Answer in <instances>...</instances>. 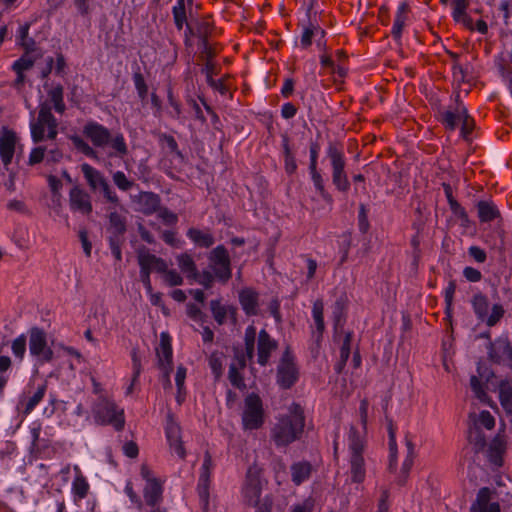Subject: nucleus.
I'll use <instances>...</instances> for the list:
<instances>
[{
  "label": "nucleus",
  "instance_id": "nucleus-1",
  "mask_svg": "<svg viewBox=\"0 0 512 512\" xmlns=\"http://www.w3.org/2000/svg\"><path fill=\"white\" fill-rule=\"evenodd\" d=\"M305 426L303 408L292 403L286 415L280 416L271 429V439L277 447H285L299 439Z\"/></svg>",
  "mask_w": 512,
  "mask_h": 512
},
{
  "label": "nucleus",
  "instance_id": "nucleus-2",
  "mask_svg": "<svg viewBox=\"0 0 512 512\" xmlns=\"http://www.w3.org/2000/svg\"><path fill=\"white\" fill-rule=\"evenodd\" d=\"M83 134L99 148L109 146L112 151L109 156L123 158L128 154V147L125 138L121 133L112 134L109 129L97 122H88L83 127Z\"/></svg>",
  "mask_w": 512,
  "mask_h": 512
},
{
  "label": "nucleus",
  "instance_id": "nucleus-3",
  "mask_svg": "<svg viewBox=\"0 0 512 512\" xmlns=\"http://www.w3.org/2000/svg\"><path fill=\"white\" fill-rule=\"evenodd\" d=\"M256 335V328L253 325L246 328L244 335L245 354L236 350L234 360L230 364L228 378L231 384L237 388L245 387L240 370L245 368L247 359L252 360L254 357Z\"/></svg>",
  "mask_w": 512,
  "mask_h": 512
},
{
  "label": "nucleus",
  "instance_id": "nucleus-4",
  "mask_svg": "<svg viewBox=\"0 0 512 512\" xmlns=\"http://www.w3.org/2000/svg\"><path fill=\"white\" fill-rule=\"evenodd\" d=\"M47 101L39 104L38 117L30 123L31 137L34 143L44 139L54 140L58 135V121L51 112Z\"/></svg>",
  "mask_w": 512,
  "mask_h": 512
},
{
  "label": "nucleus",
  "instance_id": "nucleus-5",
  "mask_svg": "<svg viewBox=\"0 0 512 512\" xmlns=\"http://www.w3.org/2000/svg\"><path fill=\"white\" fill-rule=\"evenodd\" d=\"M364 446L363 434L352 426L348 435V447L350 452V475L352 481L355 483L362 482L366 474L365 460L363 457Z\"/></svg>",
  "mask_w": 512,
  "mask_h": 512
},
{
  "label": "nucleus",
  "instance_id": "nucleus-6",
  "mask_svg": "<svg viewBox=\"0 0 512 512\" xmlns=\"http://www.w3.org/2000/svg\"><path fill=\"white\" fill-rule=\"evenodd\" d=\"M326 157L330 162L333 185L338 191L347 192L350 189V182L345 170L346 159L342 147L330 142L326 150Z\"/></svg>",
  "mask_w": 512,
  "mask_h": 512
},
{
  "label": "nucleus",
  "instance_id": "nucleus-7",
  "mask_svg": "<svg viewBox=\"0 0 512 512\" xmlns=\"http://www.w3.org/2000/svg\"><path fill=\"white\" fill-rule=\"evenodd\" d=\"M93 414L96 422L100 424L112 425L117 431L124 428V410L108 398L99 397L93 406Z\"/></svg>",
  "mask_w": 512,
  "mask_h": 512
},
{
  "label": "nucleus",
  "instance_id": "nucleus-8",
  "mask_svg": "<svg viewBox=\"0 0 512 512\" xmlns=\"http://www.w3.org/2000/svg\"><path fill=\"white\" fill-rule=\"evenodd\" d=\"M264 423V409L261 398L251 393L244 400L242 424L245 430H257Z\"/></svg>",
  "mask_w": 512,
  "mask_h": 512
},
{
  "label": "nucleus",
  "instance_id": "nucleus-9",
  "mask_svg": "<svg viewBox=\"0 0 512 512\" xmlns=\"http://www.w3.org/2000/svg\"><path fill=\"white\" fill-rule=\"evenodd\" d=\"M297 379L298 369L290 348L287 347L277 366V384L283 389H289L296 383Z\"/></svg>",
  "mask_w": 512,
  "mask_h": 512
},
{
  "label": "nucleus",
  "instance_id": "nucleus-10",
  "mask_svg": "<svg viewBox=\"0 0 512 512\" xmlns=\"http://www.w3.org/2000/svg\"><path fill=\"white\" fill-rule=\"evenodd\" d=\"M29 351L38 363H47L53 359L54 353L47 344L46 333L38 327L29 331Z\"/></svg>",
  "mask_w": 512,
  "mask_h": 512
},
{
  "label": "nucleus",
  "instance_id": "nucleus-11",
  "mask_svg": "<svg viewBox=\"0 0 512 512\" xmlns=\"http://www.w3.org/2000/svg\"><path fill=\"white\" fill-rule=\"evenodd\" d=\"M209 266L220 281L227 282L231 278L230 257L224 246H217L211 251Z\"/></svg>",
  "mask_w": 512,
  "mask_h": 512
},
{
  "label": "nucleus",
  "instance_id": "nucleus-12",
  "mask_svg": "<svg viewBox=\"0 0 512 512\" xmlns=\"http://www.w3.org/2000/svg\"><path fill=\"white\" fill-rule=\"evenodd\" d=\"M442 121L446 128L450 130H454L458 124H461V134L465 139H468L473 129V120L462 105L457 106L455 111H445L442 114Z\"/></svg>",
  "mask_w": 512,
  "mask_h": 512
},
{
  "label": "nucleus",
  "instance_id": "nucleus-13",
  "mask_svg": "<svg viewBox=\"0 0 512 512\" xmlns=\"http://www.w3.org/2000/svg\"><path fill=\"white\" fill-rule=\"evenodd\" d=\"M156 354L158 366L163 372L164 387L171 388L170 371L172 369V347L168 334H161L159 346L156 348Z\"/></svg>",
  "mask_w": 512,
  "mask_h": 512
},
{
  "label": "nucleus",
  "instance_id": "nucleus-14",
  "mask_svg": "<svg viewBox=\"0 0 512 512\" xmlns=\"http://www.w3.org/2000/svg\"><path fill=\"white\" fill-rule=\"evenodd\" d=\"M47 387L46 381L37 386L29 384L18 401L17 409L25 415L30 414L45 396Z\"/></svg>",
  "mask_w": 512,
  "mask_h": 512
},
{
  "label": "nucleus",
  "instance_id": "nucleus-15",
  "mask_svg": "<svg viewBox=\"0 0 512 512\" xmlns=\"http://www.w3.org/2000/svg\"><path fill=\"white\" fill-rule=\"evenodd\" d=\"M262 486L259 475L256 470L249 468L246 474L245 482L242 487L243 502L247 506L256 505L261 497Z\"/></svg>",
  "mask_w": 512,
  "mask_h": 512
},
{
  "label": "nucleus",
  "instance_id": "nucleus-16",
  "mask_svg": "<svg viewBox=\"0 0 512 512\" xmlns=\"http://www.w3.org/2000/svg\"><path fill=\"white\" fill-rule=\"evenodd\" d=\"M213 468L214 463L212 457L210 453L206 451L204 454L203 464L201 466V472L197 486L200 502L204 510H207L209 505L210 475Z\"/></svg>",
  "mask_w": 512,
  "mask_h": 512
},
{
  "label": "nucleus",
  "instance_id": "nucleus-17",
  "mask_svg": "<svg viewBox=\"0 0 512 512\" xmlns=\"http://www.w3.org/2000/svg\"><path fill=\"white\" fill-rule=\"evenodd\" d=\"M319 153V145L317 143H311L310 145V164L309 170L313 184L316 191L327 203H332V196L327 192L324 186V180L319 171L317 170V159Z\"/></svg>",
  "mask_w": 512,
  "mask_h": 512
},
{
  "label": "nucleus",
  "instance_id": "nucleus-18",
  "mask_svg": "<svg viewBox=\"0 0 512 512\" xmlns=\"http://www.w3.org/2000/svg\"><path fill=\"white\" fill-rule=\"evenodd\" d=\"M278 348V343L266 330H261L257 337V363L266 366L272 353Z\"/></svg>",
  "mask_w": 512,
  "mask_h": 512
},
{
  "label": "nucleus",
  "instance_id": "nucleus-19",
  "mask_svg": "<svg viewBox=\"0 0 512 512\" xmlns=\"http://www.w3.org/2000/svg\"><path fill=\"white\" fill-rule=\"evenodd\" d=\"M490 359L512 369V347L507 339H497L489 347Z\"/></svg>",
  "mask_w": 512,
  "mask_h": 512
},
{
  "label": "nucleus",
  "instance_id": "nucleus-20",
  "mask_svg": "<svg viewBox=\"0 0 512 512\" xmlns=\"http://www.w3.org/2000/svg\"><path fill=\"white\" fill-rule=\"evenodd\" d=\"M137 258L140 269L149 273L153 271L163 273L167 269L166 262L162 258L149 253L148 249L145 247L138 250Z\"/></svg>",
  "mask_w": 512,
  "mask_h": 512
},
{
  "label": "nucleus",
  "instance_id": "nucleus-21",
  "mask_svg": "<svg viewBox=\"0 0 512 512\" xmlns=\"http://www.w3.org/2000/svg\"><path fill=\"white\" fill-rule=\"evenodd\" d=\"M70 207L74 211L82 214H90L92 212V204L90 196L87 192L79 187L71 189L69 194Z\"/></svg>",
  "mask_w": 512,
  "mask_h": 512
},
{
  "label": "nucleus",
  "instance_id": "nucleus-22",
  "mask_svg": "<svg viewBox=\"0 0 512 512\" xmlns=\"http://www.w3.org/2000/svg\"><path fill=\"white\" fill-rule=\"evenodd\" d=\"M133 201L137 205V210L145 215H151L158 211L160 207V197L153 192H141L135 196Z\"/></svg>",
  "mask_w": 512,
  "mask_h": 512
},
{
  "label": "nucleus",
  "instance_id": "nucleus-23",
  "mask_svg": "<svg viewBox=\"0 0 512 512\" xmlns=\"http://www.w3.org/2000/svg\"><path fill=\"white\" fill-rule=\"evenodd\" d=\"M166 437L170 448L183 459L186 453L181 440L180 427L170 416L166 426Z\"/></svg>",
  "mask_w": 512,
  "mask_h": 512
},
{
  "label": "nucleus",
  "instance_id": "nucleus-24",
  "mask_svg": "<svg viewBox=\"0 0 512 512\" xmlns=\"http://www.w3.org/2000/svg\"><path fill=\"white\" fill-rule=\"evenodd\" d=\"M16 142L17 137L13 131H5L0 138V155L5 166H8L12 161Z\"/></svg>",
  "mask_w": 512,
  "mask_h": 512
},
{
  "label": "nucleus",
  "instance_id": "nucleus-25",
  "mask_svg": "<svg viewBox=\"0 0 512 512\" xmlns=\"http://www.w3.org/2000/svg\"><path fill=\"white\" fill-rule=\"evenodd\" d=\"M163 488L159 480H151L144 488V499L147 505L155 507L162 501Z\"/></svg>",
  "mask_w": 512,
  "mask_h": 512
},
{
  "label": "nucleus",
  "instance_id": "nucleus-26",
  "mask_svg": "<svg viewBox=\"0 0 512 512\" xmlns=\"http://www.w3.org/2000/svg\"><path fill=\"white\" fill-rule=\"evenodd\" d=\"M109 227L110 237L121 238L126 231V218L117 211L109 208Z\"/></svg>",
  "mask_w": 512,
  "mask_h": 512
},
{
  "label": "nucleus",
  "instance_id": "nucleus-27",
  "mask_svg": "<svg viewBox=\"0 0 512 512\" xmlns=\"http://www.w3.org/2000/svg\"><path fill=\"white\" fill-rule=\"evenodd\" d=\"M290 470L292 481L298 486L310 478L312 465L307 461H299L293 463Z\"/></svg>",
  "mask_w": 512,
  "mask_h": 512
},
{
  "label": "nucleus",
  "instance_id": "nucleus-28",
  "mask_svg": "<svg viewBox=\"0 0 512 512\" xmlns=\"http://www.w3.org/2000/svg\"><path fill=\"white\" fill-rule=\"evenodd\" d=\"M242 308L248 315H256L258 307V294L252 289H244L239 294Z\"/></svg>",
  "mask_w": 512,
  "mask_h": 512
},
{
  "label": "nucleus",
  "instance_id": "nucleus-29",
  "mask_svg": "<svg viewBox=\"0 0 512 512\" xmlns=\"http://www.w3.org/2000/svg\"><path fill=\"white\" fill-rule=\"evenodd\" d=\"M81 171L92 190L100 189L107 182L104 176L89 164H82Z\"/></svg>",
  "mask_w": 512,
  "mask_h": 512
},
{
  "label": "nucleus",
  "instance_id": "nucleus-30",
  "mask_svg": "<svg viewBox=\"0 0 512 512\" xmlns=\"http://www.w3.org/2000/svg\"><path fill=\"white\" fill-rule=\"evenodd\" d=\"M506 445L503 437L498 434L491 442L489 446V459L490 461L497 465H502V454L505 452Z\"/></svg>",
  "mask_w": 512,
  "mask_h": 512
},
{
  "label": "nucleus",
  "instance_id": "nucleus-31",
  "mask_svg": "<svg viewBox=\"0 0 512 512\" xmlns=\"http://www.w3.org/2000/svg\"><path fill=\"white\" fill-rule=\"evenodd\" d=\"M471 304L478 319L484 321L487 318L489 308L487 297L482 293H476L472 297Z\"/></svg>",
  "mask_w": 512,
  "mask_h": 512
},
{
  "label": "nucleus",
  "instance_id": "nucleus-32",
  "mask_svg": "<svg viewBox=\"0 0 512 512\" xmlns=\"http://www.w3.org/2000/svg\"><path fill=\"white\" fill-rule=\"evenodd\" d=\"M48 97L50 102H48L50 105L52 104L55 111L59 114H63L66 110V105L64 103L63 99V87L61 85H57L55 87H52L48 91Z\"/></svg>",
  "mask_w": 512,
  "mask_h": 512
},
{
  "label": "nucleus",
  "instance_id": "nucleus-33",
  "mask_svg": "<svg viewBox=\"0 0 512 512\" xmlns=\"http://www.w3.org/2000/svg\"><path fill=\"white\" fill-rule=\"evenodd\" d=\"M187 236L198 246L208 248L213 245L214 238L208 233L201 231L196 228H190L187 232Z\"/></svg>",
  "mask_w": 512,
  "mask_h": 512
},
{
  "label": "nucleus",
  "instance_id": "nucleus-34",
  "mask_svg": "<svg viewBox=\"0 0 512 512\" xmlns=\"http://www.w3.org/2000/svg\"><path fill=\"white\" fill-rule=\"evenodd\" d=\"M478 215L482 222H490L499 216V211L491 202L480 201L477 204Z\"/></svg>",
  "mask_w": 512,
  "mask_h": 512
},
{
  "label": "nucleus",
  "instance_id": "nucleus-35",
  "mask_svg": "<svg viewBox=\"0 0 512 512\" xmlns=\"http://www.w3.org/2000/svg\"><path fill=\"white\" fill-rule=\"evenodd\" d=\"M178 265L181 271L187 274L188 278L197 279L198 272L196 269V265L192 259V257L188 254H181L177 257Z\"/></svg>",
  "mask_w": 512,
  "mask_h": 512
},
{
  "label": "nucleus",
  "instance_id": "nucleus-36",
  "mask_svg": "<svg viewBox=\"0 0 512 512\" xmlns=\"http://www.w3.org/2000/svg\"><path fill=\"white\" fill-rule=\"evenodd\" d=\"M324 305L321 300H316L313 304L312 316L316 327L317 341L321 338L322 333L325 329L324 318H323Z\"/></svg>",
  "mask_w": 512,
  "mask_h": 512
},
{
  "label": "nucleus",
  "instance_id": "nucleus-37",
  "mask_svg": "<svg viewBox=\"0 0 512 512\" xmlns=\"http://www.w3.org/2000/svg\"><path fill=\"white\" fill-rule=\"evenodd\" d=\"M386 420H387V429H388V435H389V448H390L389 468L393 469L396 465V450H397L396 439H395L396 428L391 419L386 417Z\"/></svg>",
  "mask_w": 512,
  "mask_h": 512
},
{
  "label": "nucleus",
  "instance_id": "nucleus-38",
  "mask_svg": "<svg viewBox=\"0 0 512 512\" xmlns=\"http://www.w3.org/2000/svg\"><path fill=\"white\" fill-rule=\"evenodd\" d=\"M406 11H407V6L405 4H401L400 7L398 8V11H397V14H396V17L394 20L393 28L391 31V33L395 39H399L401 36L402 30H403V27H404L405 21H406Z\"/></svg>",
  "mask_w": 512,
  "mask_h": 512
},
{
  "label": "nucleus",
  "instance_id": "nucleus-39",
  "mask_svg": "<svg viewBox=\"0 0 512 512\" xmlns=\"http://www.w3.org/2000/svg\"><path fill=\"white\" fill-rule=\"evenodd\" d=\"M41 54L40 53H35V54H31V53H26L24 56H22L20 59H18L14 64H13V70L17 73V74H20V72H23L25 70H28L30 69L35 60L40 57Z\"/></svg>",
  "mask_w": 512,
  "mask_h": 512
},
{
  "label": "nucleus",
  "instance_id": "nucleus-40",
  "mask_svg": "<svg viewBox=\"0 0 512 512\" xmlns=\"http://www.w3.org/2000/svg\"><path fill=\"white\" fill-rule=\"evenodd\" d=\"M468 440L471 444L474 445V448L477 452L486 446V437L477 425H475L473 428H470Z\"/></svg>",
  "mask_w": 512,
  "mask_h": 512
},
{
  "label": "nucleus",
  "instance_id": "nucleus-41",
  "mask_svg": "<svg viewBox=\"0 0 512 512\" xmlns=\"http://www.w3.org/2000/svg\"><path fill=\"white\" fill-rule=\"evenodd\" d=\"M174 23L178 30H182L184 24L187 22L186 12H185V5L184 0H178L177 5L173 7L172 10Z\"/></svg>",
  "mask_w": 512,
  "mask_h": 512
},
{
  "label": "nucleus",
  "instance_id": "nucleus-42",
  "mask_svg": "<svg viewBox=\"0 0 512 512\" xmlns=\"http://www.w3.org/2000/svg\"><path fill=\"white\" fill-rule=\"evenodd\" d=\"M89 490V484L86 481L85 477L78 473V475L75 477L73 481V492L75 495H77L80 499H83L87 496Z\"/></svg>",
  "mask_w": 512,
  "mask_h": 512
},
{
  "label": "nucleus",
  "instance_id": "nucleus-43",
  "mask_svg": "<svg viewBox=\"0 0 512 512\" xmlns=\"http://www.w3.org/2000/svg\"><path fill=\"white\" fill-rule=\"evenodd\" d=\"M490 489L487 487L481 488L477 494L476 501L473 503L471 508H478L481 510L489 509L492 503L490 501Z\"/></svg>",
  "mask_w": 512,
  "mask_h": 512
},
{
  "label": "nucleus",
  "instance_id": "nucleus-44",
  "mask_svg": "<svg viewBox=\"0 0 512 512\" xmlns=\"http://www.w3.org/2000/svg\"><path fill=\"white\" fill-rule=\"evenodd\" d=\"M210 308L215 321L222 325L226 321L227 308L223 306L219 300H212L210 302Z\"/></svg>",
  "mask_w": 512,
  "mask_h": 512
},
{
  "label": "nucleus",
  "instance_id": "nucleus-45",
  "mask_svg": "<svg viewBox=\"0 0 512 512\" xmlns=\"http://www.w3.org/2000/svg\"><path fill=\"white\" fill-rule=\"evenodd\" d=\"M71 140L74 146L84 155L94 159L97 158L96 150L93 147H91L87 142H85L82 138L74 136L71 138Z\"/></svg>",
  "mask_w": 512,
  "mask_h": 512
},
{
  "label": "nucleus",
  "instance_id": "nucleus-46",
  "mask_svg": "<svg viewBox=\"0 0 512 512\" xmlns=\"http://www.w3.org/2000/svg\"><path fill=\"white\" fill-rule=\"evenodd\" d=\"M112 179L114 184L122 191H128L134 185V182L129 180L122 171L113 173Z\"/></svg>",
  "mask_w": 512,
  "mask_h": 512
},
{
  "label": "nucleus",
  "instance_id": "nucleus-47",
  "mask_svg": "<svg viewBox=\"0 0 512 512\" xmlns=\"http://www.w3.org/2000/svg\"><path fill=\"white\" fill-rule=\"evenodd\" d=\"M133 81L139 98L141 101H145L148 95V86L145 83L143 75L141 73H135L133 75Z\"/></svg>",
  "mask_w": 512,
  "mask_h": 512
},
{
  "label": "nucleus",
  "instance_id": "nucleus-48",
  "mask_svg": "<svg viewBox=\"0 0 512 512\" xmlns=\"http://www.w3.org/2000/svg\"><path fill=\"white\" fill-rule=\"evenodd\" d=\"M196 28V37L202 40L204 46L207 45V37L211 32V25L208 21L194 22Z\"/></svg>",
  "mask_w": 512,
  "mask_h": 512
},
{
  "label": "nucleus",
  "instance_id": "nucleus-49",
  "mask_svg": "<svg viewBox=\"0 0 512 512\" xmlns=\"http://www.w3.org/2000/svg\"><path fill=\"white\" fill-rule=\"evenodd\" d=\"M504 309L502 305L495 304L492 307L491 313H487V318L484 320L489 327L496 325V323L503 317Z\"/></svg>",
  "mask_w": 512,
  "mask_h": 512
},
{
  "label": "nucleus",
  "instance_id": "nucleus-50",
  "mask_svg": "<svg viewBox=\"0 0 512 512\" xmlns=\"http://www.w3.org/2000/svg\"><path fill=\"white\" fill-rule=\"evenodd\" d=\"M453 17L456 21H460L466 14L469 0H452Z\"/></svg>",
  "mask_w": 512,
  "mask_h": 512
},
{
  "label": "nucleus",
  "instance_id": "nucleus-51",
  "mask_svg": "<svg viewBox=\"0 0 512 512\" xmlns=\"http://www.w3.org/2000/svg\"><path fill=\"white\" fill-rule=\"evenodd\" d=\"M470 386L472 391L475 394V397L479 399L481 402H486L488 399V396L485 392V390L482 387L481 382L476 376H472L470 379Z\"/></svg>",
  "mask_w": 512,
  "mask_h": 512
},
{
  "label": "nucleus",
  "instance_id": "nucleus-52",
  "mask_svg": "<svg viewBox=\"0 0 512 512\" xmlns=\"http://www.w3.org/2000/svg\"><path fill=\"white\" fill-rule=\"evenodd\" d=\"M343 310L344 306L341 301H336L333 307V320L335 330L337 331L339 328L343 327L344 319H343Z\"/></svg>",
  "mask_w": 512,
  "mask_h": 512
},
{
  "label": "nucleus",
  "instance_id": "nucleus-53",
  "mask_svg": "<svg viewBox=\"0 0 512 512\" xmlns=\"http://www.w3.org/2000/svg\"><path fill=\"white\" fill-rule=\"evenodd\" d=\"M11 348H12L13 354L16 357L22 359L26 352V337L24 335L17 337L12 342Z\"/></svg>",
  "mask_w": 512,
  "mask_h": 512
},
{
  "label": "nucleus",
  "instance_id": "nucleus-54",
  "mask_svg": "<svg viewBox=\"0 0 512 512\" xmlns=\"http://www.w3.org/2000/svg\"><path fill=\"white\" fill-rule=\"evenodd\" d=\"M315 34H321L323 36L324 35V31L322 29H320L319 27L306 28L304 30L302 36H301V45L304 48H307L308 46H310L311 45V41H312V37Z\"/></svg>",
  "mask_w": 512,
  "mask_h": 512
},
{
  "label": "nucleus",
  "instance_id": "nucleus-55",
  "mask_svg": "<svg viewBox=\"0 0 512 512\" xmlns=\"http://www.w3.org/2000/svg\"><path fill=\"white\" fill-rule=\"evenodd\" d=\"M46 148L43 146H38L32 149L30 155L28 164L33 166L40 162H42L44 159H46Z\"/></svg>",
  "mask_w": 512,
  "mask_h": 512
},
{
  "label": "nucleus",
  "instance_id": "nucleus-56",
  "mask_svg": "<svg viewBox=\"0 0 512 512\" xmlns=\"http://www.w3.org/2000/svg\"><path fill=\"white\" fill-rule=\"evenodd\" d=\"M315 501L312 498H307L300 503L291 506L289 512H313Z\"/></svg>",
  "mask_w": 512,
  "mask_h": 512
},
{
  "label": "nucleus",
  "instance_id": "nucleus-57",
  "mask_svg": "<svg viewBox=\"0 0 512 512\" xmlns=\"http://www.w3.org/2000/svg\"><path fill=\"white\" fill-rule=\"evenodd\" d=\"M273 506V499L271 496L266 495L257 502L256 505L251 507L255 508V512H271Z\"/></svg>",
  "mask_w": 512,
  "mask_h": 512
},
{
  "label": "nucleus",
  "instance_id": "nucleus-58",
  "mask_svg": "<svg viewBox=\"0 0 512 512\" xmlns=\"http://www.w3.org/2000/svg\"><path fill=\"white\" fill-rule=\"evenodd\" d=\"M164 273V280L170 286H178L183 282L182 277L175 270H167Z\"/></svg>",
  "mask_w": 512,
  "mask_h": 512
},
{
  "label": "nucleus",
  "instance_id": "nucleus-59",
  "mask_svg": "<svg viewBox=\"0 0 512 512\" xmlns=\"http://www.w3.org/2000/svg\"><path fill=\"white\" fill-rule=\"evenodd\" d=\"M99 190L103 193V196L108 202L119 205V198L115 191L112 190L108 181Z\"/></svg>",
  "mask_w": 512,
  "mask_h": 512
},
{
  "label": "nucleus",
  "instance_id": "nucleus-60",
  "mask_svg": "<svg viewBox=\"0 0 512 512\" xmlns=\"http://www.w3.org/2000/svg\"><path fill=\"white\" fill-rule=\"evenodd\" d=\"M209 366L216 377L222 374V362L218 353H212L209 357Z\"/></svg>",
  "mask_w": 512,
  "mask_h": 512
},
{
  "label": "nucleus",
  "instance_id": "nucleus-61",
  "mask_svg": "<svg viewBox=\"0 0 512 512\" xmlns=\"http://www.w3.org/2000/svg\"><path fill=\"white\" fill-rule=\"evenodd\" d=\"M351 342H352V333L347 332L345 334L341 349H340V358L342 360H348L350 356V350H351Z\"/></svg>",
  "mask_w": 512,
  "mask_h": 512
},
{
  "label": "nucleus",
  "instance_id": "nucleus-62",
  "mask_svg": "<svg viewBox=\"0 0 512 512\" xmlns=\"http://www.w3.org/2000/svg\"><path fill=\"white\" fill-rule=\"evenodd\" d=\"M121 243H122L121 238H117V237L109 238V245H110L111 253L117 261L122 260Z\"/></svg>",
  "mask_w": 512,
  "mask_h": 512
},
{
  "label": "nucleus",
  "instance_id": "nucleus-63",
  "mask_svg": "<svg viewBox=\"0 0 512 512\" xmlns=\"http://www.w3.org/2000/svg\"><path fill=\"white\" fill-rule=\"evenodd\" d=\"M479 424L488 430H491L495 425V419L488 411H482L479 415Z\"/></svg>",
  "mask_w": 512,
  "mask_h": 512
},
{
  "label": "nucleus",
  "instance_id": "nucleus-64",
  "mask_svg": "<svg viewBox=\"0 0 512 512\" xmlns=\"http://www.w3.org/2000/svg\"><path fill=\"white\" fill-rule=\"evenodd\" d=\"M133 382H137L141 373V361L136 349L132 350Z\"/></svg>",
  "mask_w": 512,
  "mask_h": 512
}]
</instances>
